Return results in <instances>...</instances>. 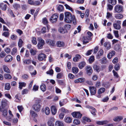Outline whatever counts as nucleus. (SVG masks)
<instances>
[{"instance_id": "30", "label": "nucleus", "mask_w": 126, "mask_h": 126, "mask_svg": "<svg viewBox=\"0 0 126 126\" xmlns=\"http://www.w3.org/2000/svg\"><path fill=\"white\" fill-rule=\"evenodd\" d=\"M23 64H29L31 63V61L30 59H25L23 61Z\"/></svg>"}, {"instance_id": "6", "label": "nucleus", "mask_w": 126, "mask_h": 126, "mask_svg": "<svg viewBox=\"0 0 126 126\" xmlns=\"http://www.w3.org/2000/svg\"><path fill=\"white\" fill-rule=\"evenodd\" d=\"M91 94L94 95L96 93V88L94 86H90L89 87Z\"/></svg>"}, {"instance_id": "61", "label": "nucleus", "mask_w": 126, "mask_h": 126, "mask_svg": "<svg viewBox=\"0 0 126 126\" xmlns=\"http://www.w3.org/2000/svg\"><path fill=\"white\" fill-rule=\"evenodd\" d=\"M39 86L36 85H34L33 88V90L34 91H36L38 90Z\"/></svg>"}, {"instance_id": "37", "label": "nucleus", "mask_w": 126, "mask_h": 126, "mask_svg": "<svg viewBox=\"0 0 126 126\" xmlns=\"http://www.w3.org/2000/svg\"><path fill=\"white\" fill-rule=\"evenodd\" d=\"M65 121L67 123H70L71 122L72 119L69 117H67L65 119Z\"/></svg>"}, {"instance_id": "20", "label": "nucleus", "mask_w": 126, "mask_h": 126, "mask_svg": "<svg viewBox=\"0 0 126 126\" xmlns=\"http://www.w3.org/2000/svg\"><path fill=\"white\" fill-rule=\"evenodd\" d=\"M7 100L5 99H3L2 100L1 103V106H2L4 108L5 106L7 104Z\"/></svg>"}, {"instance_id": "47", "label": "nucleus", "mask_w": 126, "mask_h": 126, "mask_svg": "<svg viewBox=\"0 0 126 126\" xmlns=\"http://www.w3.org/2000/svg\"><path fill=\"white\" fill-rule=\"evenodd\" d=\"M94 60V56H92L90 57L89 60V63H92Z\"/></svg>"}, {"instance_id": "60", "label": "nucleus", "mask_w": 126, "mask_h": 126, "mask_svg": "<svg viewBox=\"0 0 126 126\" xmlns=\"http://www.w3.org/2000/svg\"><path fill=\"white\" fill-rule=\"evenodd\" d=\"M113 33L115 37L117 38L119 37V35L118 34V32L117 31H114Z\"/></svg>"}, {"instance_id": "50", "label": "nucleus", "mask_w": 126, "mask_h": 126, "mask_svg": "<svg viewBox=\"0 0 126 126\" xmlns=\"http://www.w3.org/2000/svg\"><path fill=\"white\" fill-rule=\"evenodd\" d=\"M63 74L61 73H58L57 75V78L58 79H60L62 77Z\"/></svg>"}, {"instance_id": "12", "label": "nucleus", "mask_w": 126, "mask_h": 126, "mask_svg": "<svg viewBox=\"0 0 126 126\" xmlns=\"http://www.w3.org/2000/svg\"><path fill=\"white\" fill-rule=\"evenodd\" d=\"M104 46L105 49L107 50H109L111 47L110 43L108 42H105L104 44Z\"/></svg>"}, {"instance_id": "23", "label": "nucleus", "mask_w": 126, "mask_h": 126, "mask_svg": "<svg viewBox=\"0 0 126 126\" xmlns=\"http://www.w3.org/2000/svg\"><path fill=\"white\" fill-rule=\"evenodd\" d=\"M51 109L52 114H55L57 112V109L54 106H52L51 108Z\"/></svg>"}, {"instance_id": "49", "label": "nucleus", "mask_w": 126, "mask_h": 126, "mask_svg": "<svg viewBox=\"0 0 126 126\" xmlns=\"http://www.w3.org/2000/svg\"><path fill=\"white\" fill-rule=\"evenodd\" d=\"M112 16V13H110L109 12H107L106 16L107 18H111Z\"/></svg>"}, {"instance_id": "64", "label": "nucleus", "mask_w": 126, "mask_h": 126, "mask_svg": "<svg viewBox=\"0 0 126 126\" xmlns=\"http://www.w3.org/2000/svg\"><path fill=\"white\" fill-rule=\"evenodd\" d=\"M2 35L6 37H8L9 35V33L8 32H5L3 33Z\"/></svg>"}, {"instance_id": "5", "label": "nucleus", "mask_w": 126, "mask_h": 126, "mask_svg": "<svg viewBox=\"0 0 126 126\" xmlns=\"http://www.w3.org/2000/svg\"><path fill=\"white\" fill-rule=\"evenodd\" d=\"M85 68L87 74L89 75H91L93 72L92 68L90 66H86Z\"/></svg>"}, {"instance_id": "42", "label": "nucleus", "mask_w": 126, "mask_h": 126, "mask_svg": "<svg viewBox=\"0 0 126 126\" xmlns=\"http://www.w3.org/2000/svg\"><path fill=\"white\" fill-rule=\"evenodd\" d=\"M23 43V41L21 39H19L18 43V45L19 47H21Z\"/></svg>"}, {"instance_id": "43", "label": "nucleus", "mask_w": 126, "mask_h": 126, "mask_svg": "<svg viewBox=\"0 0 126 126\" xmlns=\"http://www.w3.org/2000/svg\"><path fill=\"white\" fill-rule=\"evenodd\" d=\"M30 51L32 55H34L36 54V51L34 50L32 48L30 49Z\"/></svg>"}, {"instance_id": "17", "label": "nucleus", "mask_w": 126, "mask_h": 126, "mask_svg": "<svg viewBox=\"0 0 126 126\" xmlns=\"http://www.w3.org/2000/svg\"><path fill=\"white\" fill-rule=\"evenodd\" d=\"M54 119L53 118L50 119L48 121L47 124L49 126H54Z\"/></svg>"}, {"instance_id": "59", "label": "nucleus", "mask_w": 126, "mask_h": 126, "mask_svg": "<svg viewBox=\"0 0 126 126\" xmlns=\"http://www.w3.org/2000/svg\"><path fill=\"white\" fill-rule=\"evenodd\" d=\"M28 76L27 74H24L22 75V79H27L28 78Z\"/></svg>"}, {"instance_id": "15", "label": "nucleus", "mask_w": 126, "mask_h": 126, "mask_svg": "<svg viewBox=\"0 0 126 126\" xmlns=\"http://www.w3.org/2000/svg\"><path fill=\"white\" fill-rule=\"evenodd\" d=\"M59 31L60 33L63 34L67 33V32L66 28H65L64 27L63 28L62 27H61L59 28Z\"/></svg>"}, {"instance_id": "13", "label": "nucleus", "mask_w": 126, "mask_h": 126, "mask_svg": "<svg viewBox=\"0 0 126 126\" xmlns=\"http://www.w3.org/2000/svg\"><path fill=\"white\" fill-rule=\"evenodd\" d=\"M3 108L2 106H0V110L1 112H2V113L3 115L5 116L7 115V110Z\"/></svg>"}, {"instance_id": "33", "label": "nucleus", "mask_w": 126, "mask_h": 126, "mask_svg": "<svg viewBox=\"0 0 126 126\" xmlns=\"http://www.w3.org/2000/svg\"><path fill=\"white\" fill-rule=\"evenodd\" d=\"M93 68L94 70H96L97 72H99L100 71L99 66H98L95 65L93 66Z\"/></svg>"}, {"instance_id": "29", "label": "nucleus", "mask_w": 126, "mask_h": 126, "mask_svg": "<svg viewBox=\"0 0 126 126\" xmlns=\"http://www.w3.org/2000/svg\"><path fill=\"white\" fill-rule=\"evenodd\" d=\"M86 63L84 62H82L80 63L79 65V67L80 69H81L85 65Z\"/></svg>"}, {"instance_id": "39", "label": "nucleus", "mask_w": 126, "mask_h": 126, "mask_svg": "<svg viewBox=\"0 0 126 126\" xmlns=\"http://www.w3.org/2000/svg\"><path fill=\"white\" fill-rule=\"evenodd\" d=\"M30 114L32 116L34 117H36L37 116V114L32 110H31L30 111Z\"/></svg>"}, {"instance_id": "35", "label": "nucleus", "mask_w": 126, "mask_h": 126, "mask_svg": "<svg viewBox=\"0 0 126 126\" xmlns=\"http://www.w3.org/2000/svg\"><path fill=\"white\" fill-rule=\"evenodd\" d=\"M11 88L10 85L9 83H7L5 85V89L8 90H10Z\"/></svg>"}, {"instance_id": "26", "label": "nucleus", "mask_w": 126, "mask_h": 126, "mask_svg": "<svg viewBox=\"0 0 126 126\" xmlns=\"http://www.w3.org/2000/svg\"><path fill=\"white\" fill-rule=\"evenodd\" d=\"M3 68L5 72L8 73H10V71L7 66L4 65L3 66Z\"/></svg>"}, {"instance_id": "62", "label": "nucleus", "mask_w": 126, "mask_h": 126, "mask_svg": "<svg viewBox=\"0 0 126 126\" xmlns=\"http://www.w3.org/2000/svg\"><path fill=\"white\" fill-rule=\"evenodd\" d=\"M8 11L9 14L13 17H15V16L14 15L12 11L10 9H8Z\"/></svg>"}, {"instance_id": "58", "label": "nucleus", "mask_w": 126, "mask_h": 126, "mask_svg": "<svg viewBox=\"0 0 126 126\" xmlns=\"http://www.w3.org/2000/svg\"><path fill=\"white\" fill-rule=\"evenodd\" d=\"M58 9L59 11H61L63 10V5H60L58 7Z\"/></svg>"}, {"instance_id": "51", "label": "nucleus", "mask_w": 126, "mask_h": 126, "mask_svg": "<svg viewBox=\"0 0 126 126\" xmlns=\"http://www.w3.org/2000/svg\"><path fill=\"white\" fill-rule=\"evenodd\" d=\"M82 118L83 120L86 121L88 122H90L91 121L90 119V118L86 117H83Z\"/></svg>"}, {"instance_id": "63", "label": "nucleus", "mask_w": 126, "mask_h": 126, "mask_svg": "<svg viewBox=\"0 0 126 126\" xmlns=\"http://www.w3.org/2000/svg\"><path fill=\"white\" fill-rule=\"evenodd\" d=\"M32 42L33 44L34 45H36L37 42L36 38L34 37H33L32 38Z\"/></svg>"}, {"instance_id": "19", "label": "nucleus", "mask_w": 126, "mask_h": 126, "mask_svg": "<svg viewBox=\"0 0 126 126\" xmlns=\"http://www.w3.org/2000/svg\"><path fill=\"white\" fill-rule=\"evenodd\" d=\"M114 17L117 19H120L123 18V16L121 14H115Z\"/></svg>"}, {"instance_id": "22", "label": "nucleus", "mask_w": 126, "mask_h": 126, "mask_svg": "<svg viewBox=\"0 0 126 126\" xmlns=\"http://www.w3.org/2000/svg\"><path fill=\"white\" fill-rule=\"evenodd\" d=\"M123 119V117L122 116H118L115 117L113 119V120L115 122H117Z\"/></svg>"}, {"instance_id": "4", "label": "nucleus", "mask_w": 126, "mask_h": 126, "mask_svg": "<svg viewBox=\"0 0 126 126\" xmlns=\"http://www.w3.org/2000/svg\"><path fill=\"white\" fill-rule=\"evenodd\" d=\"M58 17V15L56 14L53 15L51 17L50 19V21L52 23L55 22Z\"/></svg>"}, {"instance_id": "27", "label": "nucleus", "mask_w": 126, "mask_h": 126, "mask_svg": "<svg viewBox=\"0 0 126 126\" xmlns=\"http://www.w3.org/2000/svg\"><path fill=\"white\" fill-rule=\"evenodd\" d=\"M55 126H63V124L62 122L57 121L55 123Z\"/></svg>"}, {"instance_id": "7", "label": "nucleus", "mask_w": 126, "mask_h": 126, "mask_svg": "<svg viewBox=\"0 0 126 126\" xmlns=\"http://www.w3.org/2000/svg\"><path fill=\"white\" fill-rule=\"evenodd\" d=\"M46 57V55L44 54L41 53L39 54L37 57L38 60L39 61H42Z\"/></svg>"}, {"instance_id": "21", "label": "nucleus", "mask_w": 126, "mask_h": 126, "mask_svg": "<svg viewBox=\"0 0 126 126\" xmlns=\"http://www.w3.org/2000/svg\"><path fill=\"white\" fill-rule=\"evenodd\" d=\"M7 5L3 3H0V8L3 11H5L6 10Z\"/></svg>"}, {"instance_id": "40", "label": "nucleus", "mask_w": 126, "mask_h": 126, "mask_svg": "<svg viewBox=\"0 0 126 126\" xmlns=\"http://www.w3.org/2000/svg\"><path fill=\"white\" fill-rule=\"evenodd\" d=\"M109 2L113 5H115L116 3V0H108Z\"/></svg>"}, {"instance_id": "48", "label": "nucleus", "mask_w": 126, "mask_h": 126, "mask_svg": "<svg viewBox=\"0 0 126 126\" xmlns=\"http://www.w3.org/2000/svg\"><path fill=\"white\" fill-rule=\"evenodd\" d=\"M90 111H91V113L92 114L94 115H95L96 114L95 112L96 111V109L94 108H93Z\"/></svg>"}, {"instance_id": "11", "label": "nucleus", "mask_w": 126, "mask_h": 126, "mask_svg": "<svg viewBox=\"0 0 126 126\" xmlns=\"http://www.w3.org/2000/svg\"><path fill=\"white\" fill-rule=\"evenodd\" d=\"M83 44H86L89 42L88 41L91 39V38L87 36L83 37Z\"/></svg>"}, {"instance_id": "2", "label": "nucleus", "mask_w": 126, "mask_h": 126, "mask_svg": "<svg viewBox=\"0 0 126 126\" xmlns=\"http://www.w3.org/2000/svg\"><path fill=\"white\" fill-rule=\"evenodd\" d=\"M123 11V7L119 5H116L114 7V13H120Z\"/></svg>"}, {"instance_id": "36", "label": "nucleus", "mask_w": 126, "mask_h": 126, "mask_svg": "<svg viewBox=\"0 0 126 126\" xmlns=\"http://www.w3.org/2000/svg\"><path fill=\"white\" fill-rule=\"evenodd\" d=\"M72 70L73 73L75 74H77L78 72L79 69L77 67H73L72 69Z\"/></svg>"}, {"instance_id": "57", "label": "nucleus", "mask_w": 126, "mask_h": 126, "mask_svg": "<svg viewBox=\"0 0 126 126\" xmlns=\"http://www.w3.org/2000/svg\"><path fill=\"white\" fill-rule=\"evenodd\" d=\"M115 50L116 51L121 50L120 47L118 45H116L114 47Z\"/></svg>"}, {"instance_id": "14", "label": "nucleus", "mask_w": 126, "mask_h": 126, "mask_svg": "<svg viewBox=\"0 0 126 126\" xmlns=\"http://www.w3.org/2000/svg\"><path fill=\"white\" fill-rule=\"evenodd\" d=\"M57 46L59 47H63L65 45L63 41H58L56 43Z\"/></svg>"}, {"instance_id": "44", "label": "nucleus", "mask_w": 126, "mask_h": 126, "mask_svg": "<svg viewBox=\"0 0 126 126\" xmlns=\"http://www.w3.org/2000/svg\"><path fill=\"white\" fill-rule=\"evenodd\" d=\"M38 43H42L43 44H44L45 42L44 41L41 37H39L38 39Z\"/></svg>"}, {"instance_id": "53", "label": "nucleus", "mask_w": 126, "mask_h": 126, "mask_svg": "<svg viewBox=\"0 0 126 126\" xmlns=\"http://www.w3.org/2000/svg\"><path fill=\"white\" fill-rule=\"evenodd\" d=\"M107 9H108L110 11L112 10L113 8V6L110 4H108L107 5Z\"/></svg>"}, {"instance_id": "38", "label": "nucleus", "mask_w": 126, "mask_h": 126, "mask_svg": "<svg viewBox=\"0 0 126 126\" xmlns=\"http://www.w3.org/2000/svg\"><path fill=\"white\" fill-rule=\"evenodd\" d=\"M45 112L46 115H48L50 112L49 108L48 107H46L45 108Z\"/></svg>"}, {"instance_id": "3", "label": "nucleus", "mask_w": 126, "mask_h": 126, "mask_svg": "<svg viewBox=\"0 0 126 126\" xmlns=\"http://www.w3.org/2000/svg\"><path fill=\"white\" fill-rule=\"evenodd\" d=\"M117 23H114L113 24L114 28L115 29L120 30L121 28L120 24L121 21L120 20H117L116 21Z\"/></svg>"}, {"instance_id": "9", "label": "nucleus", "mask_w": 126, "mask_h": 126, "mask_svg": "<svg viewBox=\"0 0 126 126\" xmlns=\"http://www.w3.org/2000/svg\"><path fill=\"white\" fill-rule=\"evenodd\" d=\"M46 43L51 46H55V42L54 41L50 39H47L46 40Z\"/></svg>"}, {"instance_id": "32", "label": "nucleus", "mask_w": 126, "mask_h": 126, "mask_svg": "<svg viewBox=\"0 0 126 126\" xmlns=\"http://www.w3.org/2000/svg\"><path fill=\"white\" fill-rule=\"evenodd\" d=\"M41 90L43 92L45 91L46 90V87L44 84H42L40 86Z\"/></svg>"}, {"instance_id": "18", "label": "nucleus", "mask_w": 126, "mask_h": 126, "mask_svg": "<svg viewBox=\"0 0 126 126\" xmlns=\"http://www.w3.org/2000/svg\"><path fill=\"white\" fill-rule=\"evenodd\" d=\"M109 122L108 121H98L96 122V124L98 125H103L104 124H106L108 123Z\"/></svg>"}, {"instance_id": "1", "label": "nucleus", "mask_w": 126, "mask_h": 126, "mask_svg": "<svg viewBox=\"0 0 126 126\" xmlns=\"http://www.w3.org/2000/svg\"><path fill=\"white\" fill-rule=\"evenodd\" d=\"M65 17L64 20L65 21L68 23H70L72 21L74 24L76 23V21L74 16H72L71 14L69 12H66L64 13Z\"/></svg>"}, {"instance_id": "55", "label": "nucleus", "mask_w": 126, "mask_h": 126, "mask_svg": "<svg viewBox=\"0 0 126 126\" xmlns=\"http://www.w3.org/2000/svg\"><path fill=\"white\" fill-rule=\"evenodd\" d=\"M103 50L102 49H100L98 53V55L99 56H101L103 55Z\"/></svg>"}, {"instance_id": "8", "label": "nucleus", "mask_w": 126, "mask_h": 126, "mask_svg": "<svg viewBox=\"0 0 126 126\" xmlns=\"http://www.w3.org/2000/svg\"><path fill=\"white\" fill-rule=\"evenodd\" d=\"M72 115L74 117L77 118H80L82 116V114L78 112H74L72 113Z\"/></svg>"}, {"instance_id": "25", "label": "nucleus", "mask_w": 126, "mask_h": 126, "mask_svg": "<svg viewBox=\"0 0 126 126\" xmlns=\"http://www.w3.org/2000/svg\"><path fill=\"white\" fill-rule=\"evenodd\" d=\"M81 58V56L79 54H77L75 57L73 58V61L74 62H77L78 61L79 59Z\"/></svg>"}, {"instance_id": "28", "label": "nucleus", "mask_w": 126, "mask_h": 126, "mask_svg": "<svg viewBox=\"0 0 126 126\" xmlns=\"http://www.w3.org/2000/svg\"><path fill=\"white\" fill-rule=\"evenodd\" d=\"M105 89L104 88H101L99 89L98 91V94H100L104 93L105 91Z\"/></svg>"}, {"instance_id": "46", "label": "nucleus", "mask_w": 126, "mask_h": 126, "mask_svg": "<svg viewBox=\"0 0 126 126\" xmlns=\"http://www.w3.org/2000/svg\"><path fill=\"white\" fill-rule=\"evenodd\" d=\"M13 7L14 9L17 10L20 8V5L17 4H15L13 5Z\"/></svg>"}, {"instance_id": "10", "label": "nucleus", "mask_w": 126, "mask_h": 126, "mask_svg": "<svg viewBox=\"0 0 126 126\" xmlns=\"http://www.w3.org/2000/svg\"><path fill=\"white\" fill-rule=\"evenodd\" d=\"M41 107V106L38 103L35 104L33 106L34 110L37 111H39L40 110Z\"/></svg>"}, {"instance_id": "16", "label": "nucleus", "mask_w": 126, "mask_h": 126, "mask_svg": "<svg viewBox=\"0 0 126 126\" xmlns=\"http://www.w3.org/2000/svg\"><path fill=\"white\" fill-rule=\"evenodd\" d=\"M13 58L10 55H8L5 58L4 60L6 62H9L12 61Z\"/></svg>"}, {"instance_id": "31", "label": "nucleus", "mask_w": 126, "mask_h": 126, "mask_svg": "<svg viewBox=\"0 0 126 126\" xmlns=\"http://www.w3.org/2000/svg\"><path fill=\"white\" fill-rule=\"evenodd\" d=\"M19 88L20 89H21L23 87H25L26 85V84L25 82H19Z\"/></svg>"}, {"instance_id": "34", "label": "nucleus", "mask_w": 126, "mask_h": 126, "mask_svg": "<svg viewBox=\"0 0 126 126\" xmlns=\"http://www.w3.org/2000/svg\"><path fill=\"white\" fill-rule=\"evenodd\" d=\"M4 76V77L6 79H10L12 78L11 76L9 74H5Z\"/></svg>"}, {"instance_id": "56", "label": "nucleus", "mask_w": 126, "mask_h": 126, "mask_svg": "<svg viewBox=\"0 0 126 126\" xmlns=\"http://www.w3.org/2000/svg\"><path fill=\"white\" fill-rule=\"evenodd\" d=\"M61 110L62 112L65 113H68V111L67 110L63 108H62L61 109Z\"/></svg>"}, {"instance_id": "54", "label": "nucleus", "mask_w": 126, "mask_h": 126, "mask_svg": "<svg viewBox=\"0 0 126 126\" xmlns=\"http://www.w3.org/2000/svg\"><path fill=\"white\" fill-rule=\"evenodd\" d=\"M17 49L16 48H14L11 52V54L12 55L15 54L17 52Z\"/></svg>"}, {"instance_id": "41", "label": "nucleus", "mask_w": 126, "mask_h": 126, "mask_svg": "<svg viewBox=\"0 0 126 126\" xmlns=\"http://www.w3.org/2000/svg\"><path fill=\"white\" fill-rule=\"evenodd\" d=\"M73 123L74 124L78 125H79L80 123L79 120L78 119H75L73 121Z\"/></svg>"}, {"instance_id": "52", "label": "nucleus", "mask_w": 126, "mask_h": 126, "mask_svg": "<svg viewBox=\"0 0 126 126\" xmlns=\"http://www.w3.org/2000/svg\"><path fill=\"white\" fill-rule=\"evenodd\" d=\"M89 11L88 10H87L85 13V16L86 18H88L89 15Z\"/></svg>"}, {"instance_id": "24", "label": "nucleus", "mask_w": 126, "mask_h": 126, "mask_svg": "<svg viewBox=\"0 0 126 126\" xmlns=\"http://www.w3.org/2000/svg\"><path fill=\"white\" fill-rule=\"evenodd\" d=\"M115 54V52L114 51H112L111 52L109 53L107 57L109 59H110Z\"/></svg>"}, {"instance_id": "45", "label": "nucleus", "mask_w": 126, "mask_h": 126, "mask_svg": "<svg viewBox=\"0 0 126 126\" xmlns=\"http://www.w3.org/2000/svg\"><path fill=\"white\" fill-rule=\"evenodd\" d=\"M46 73L47 74L52 75L53 74V71L52 69H50Z\"/></svg>"}]
</instances>
